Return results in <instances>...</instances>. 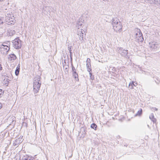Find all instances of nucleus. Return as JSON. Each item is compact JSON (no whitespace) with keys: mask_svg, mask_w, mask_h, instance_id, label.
<instances>
[{"mask_svg":"<svg viewBox=\"0 0 160 160\" xmlns=\"http://www.w3.org/2000/svg\"><path fill=\"white\" fill-rule=\"evenodd\" d=\"M40 76H37L34 79L33 82V91L35 94L37 93L40 90L41 82Z\"/></svg>","mask_w":160,"mask_h":160,"instance_id":"nucleus-1","label":"nucleus"},{"mask_svg":"<svg viewBox=\"0 0 160 160\" xmlns=\"http://www.w3.org/2000/svg\"><path fill=\"white\" fill-rule=\"evenodd\" d=\"M113 29L116 32H120L122 31V25L121 22L117 18H113L112 21Z\"/></svg>","mask_w":160,"mask_h":160,"instance_id":"nucleus-2","label":"nucleus"},{"mask_svg":"<svg viewBox=\"0 0 160 160\" xmlns=\"http://www.w3.org/2000/svg\"><path fill=\"white\" fill-rule=\"evenodd\" d=\"M137 33H136L135 34L137 41L138 42H143L144 40V39L142 36V34L140 30L137 29Z\"/></svg>","mask_w":160,"mask_h":160,"instance_id":"nucleus-3","label":"nucleus"},{"mask_svg":"<svg viewBox=\"0 0 160 160\" xmlns=\"http://www.w3.org/2000/svg\"><path fill=\"white\" fill-rule=\"evenodd\" d=\"M12 43L13 47L16 49L20 48L21 47V41L19 38H16L13 41Z\"/></svg>","mask_w":160,"mask_h":160,"instance_id":"nucleus-4","label":"nucleus"},{"mask_svg":"<svg viewBox=\"0 0 160 160\" xmlns=\"http://www.w3.org/2000/svg\"><path fill=\"white\" fill-rule=\"evenodd\" d=\"M15 17L11 18H8V17H5V19L7 22V23L8 25H13L15 22Z\"/></svg>","mask_w":160,"mask_h":160,"instance_id":"nucleus-5","label":"nucleus"},{"mask_svg":"<svg viewBox=\"0 0 160 160\" xmlns=\"http://www.w3.org/2000/svg\"><path fill=\"white\" fill-rule=\"evenodd\" d=\"M119 52L122 56L126 58H129V57L128 55V50H125L124 49H120L119 50Z\"/></svg>","mask_w":160,"mask_h":160,"instance_id":"nucleus-6","label":"nucleus"},{"mask_svg":"<svg viewBox=\"0 0 160 160\" xmlns=\"http://www.w3.org/2000/svg\"><path fill=\"white\" fill-rule=\"evenodd\" d=\"M22 142V138L20 137L19 138H17L13 143L14 146H16L20 143Z\"/></svg>","mask_w":160,"mask_h":160,"instance_id":"nucleus-7","label":"nucleus"},{"mask_svg":"<svg viewBox=\"0 0 160 160\" xmlns=\"http://www.w3.org/2000/svg\"><path fill=\"white\" fill-rule=\"evenodd\" d=\"M2 46L3 47L1 48V50L5 51V52H3V53L5 52L7 53L9 50L10 48L8 45H4L3 44H2Z\"/></svg>","mask_w":160,"mask_h":160,"instance_id":"nucleus-8","label":"nucleus"},{"mask_svg":"<svg viewBox=\"0 0 160 160\" xmlns=\"http://www.w3.org/2000/svg\"><path fill=\"white\" fill-rule=\"evenodd\" d=\"M150 45V47L153 49L156 48L159 46L158 44L155 42H152L149 43Z\"/></svg>","mask_w":160,"mask_h":160,"instance_id":"nucleus-9","label":"nucleus"},{"mask_svg":"<svg viewBox=\"0 0 160 160\" xmlns=\"http://www.w3.org/2000/svg\"><path fill=\"white\" fill-rule=\"evenodd\" d=\"M72 77L76 80L77 81H79V78H78V74L77 72L76 71H74L72 72Z\"/></svg>","mask_w":160,"mask_h":160,"instance_id":"nucleus-10","label":"nucleus"},{"mask_svg":"<svg viewBox=\"0 0 160 160\" xmlns=\"http://www.w3.org/2000/svg\"><path fill=\"white\" fill-rule=\"evenodd\" d=\"M17 58V57L14 54H11L9 55L8 57V59L12 61V60H15Z\"/></svg>","mask_w":160,"mask_h":160,"instance_id":"nucleus-11","label":"nucleus"},{"mask_svg":"<svg viewBox=\"0 0 160 160\" xmlns=\"http://www.w3.org/2000/svg\"><path fill=\"white\" fill-rule=\"evenodd\" d=\"M8 35L10 36H12L15 34L16 32L14 30H8Z\"/></svg>","mask_w":160,"mask_h":160,"instance_id":"nucleus-12","label":"nucleus"},{"mask_svg":"<svg viewBox=\"0 0 160 160\" xmlns=\"http://www.w3.org/2000/svg\"><path fill=\"white\" fill-rule=\"evenodd\" d=\"M152 3L157 4L158 6L160 8V0H151Z\"/></svg>","mask_w":160,"mask_h":160,"instance_id":"nucleus-13","label":"nucleus"},{"mask_svg":"<svg viewBox=\"0 0 160 160\" xmlns=\"http://www.w3.org/2000/svg\"><path fill=\"white\" fill-rule=\"evenodd\" d=\"M20 64H19L17 67L16 70L15 71V74L17 76H18L19 74V72L20 71Z\"/></svg>","mask_w":160,"mask_h":160,"instance_id":"nucleus-14","label":"nucleus"},{"mask_svg":"<svg viewBox=\"0 0 160 160\" xmlns=\"http://www.w3.org/2000/svg\"><path fill=\"white\" fill-rule=\"evenodd\" d=\"M86 66L88 69V72H90L91 71H92L91 63H87Z\"/></svg>","mask_w":160,"mask_h":160,"instance_id":"nucleus-15","label":"nucleus"},{"mask_svg":"<svg viewBox=\"0 0 160 160\" xmlns=\"http://www.w3.org/2000/svg\"><path fill=\"white\" fill-rule=\"evenodd\" d=\"M83 23L82 21H80V20L78 21V22H77V26L78 29L80 28V27H81L82 26V24Z\"/></svg>","mask_w":160,"mask_h":160,"instance_id":"nucleus-16","label":"nucleus"},{"mask_svg":"<svg viewBox=\"0 0 160 160\" xmlns=\"http://www.w3.org/2000/svg\"><path fill=\"white\" fill-rule=\"evenodd\" d=\"M135 82H132L129 83V88L130 89H132L133 88V86H136V85L134 84Z\"/></svg>","mask_w":160,"mask_h":160,"instance_id":"nucleus-17","label":"nucleus"},{"mask_svg":"<svg viewBox=\"0 0 160 160\" xmlns=\"http://www.w3.org/2000/svg\"><path fill=\"white\" fill-rule=\"evenodd\" d=\"M85 33V32L83 30V31H81V32L78 34V35L80 37H83L84 35L85 36L86 35V34Z\"/></svg>","mask_w":160,"mask_h":160,"instance_id":"nucleus-18","label":"nucleus"},{"mask_svg":"<svg viewBox=\"0 0 160 160\" xmlns=\"http://www.w3.org/2000/svg\"><path fill=\"white\" fill-rule=\"evenodd\" d=\"M97 127V125L94 123H92L91 125V128L95 130H96Z\"/></svg>","mask_w":160,"mask_h":160,"instance_id":"nucleus-19","label":"nucleus"},{"mask_svg":"<svg viewBox=\"0 0 160 160\" xmlns=\"http://www.w3.org/2000/svg\"><path fill=\"white\" fill-rule=\"evenodd\" d=\"M142 110L141 109L140 110H139L137 113L135 115V116H140L142 115Z\"/></svg>","mask_w":160,"mask_h":160,"instance_id":"nucleus-20","label":"nucleus"},{"mask_svg":"<svg viewBox=\"0 0 160 160\" xmlns=\"http://www.w3.org/2000/svg\"><path fill=\"white\" fill-rule=\"evenodd\" d=\"M20 160H35L34 159H31L30 158H29V157H27L25 156H24L22 157V159H21Z\"/></svg>","mask_w":160,"mask_h":160,"instance_id":"nucleus-21","label":"nucleus"},{"mask_svg":"<svg viewBox=\"0 0 160 160\" xmlns=\"http://www.w3.org/2000/svg\"><path fill=\"white\" fill-rule=\"evenodd\" d=\"M6 17H8V18H12L15 17H14V16L13 14H7V16H6Z\"/></svg>","mask_w":160,"mask_h":160,"instance_id":"nucleus-22","label":"nucleus"},{"mask_svg":"<svg viewBox=\"0 0 160 160\" xmlns=\"http://www.w3.org/2000/svg\"><path fill=\"white\" fill-rule=\"evenodd\" d=\"M63 67L64 68H65V69L66 70V71H67V72H68V67H69L68 65H66V66H64V63H63Z\"/></svg>","mask_w":160,"mask_h":160,"instance_id":"nucleus-23","label":"nucleus"},{"mask_svg":"<svg viewBox=\"0 0 160 160\" xmlns=\"http://www.w3.org/2000/svg\"><path fill=\"white\" fill-rule=\"evenodd\" d=\"M50 7H46L44 8V9H45V10H48V12H50Z\"/></svg>","mask_w":160,"mask_h":160,"instance_id":"nucleus-24","label":"nucleus"},{"mask_svg":"<svg viewBox=\"0 0 160 160\" xmlns=\"http://www.w3.org/2000/svg\"><path fill=\"white\" fill-rule=\"evenodd\" d=\"M71 65H72V72H73L74 71H76V70L75 68V67L73 66V64L72 63L71 64Z\"/></svg>","mask_w":160,"mask_h":160,"instance_id":"nucleus-25","label":"nucleus"},{"mask_svg":"<svg viewBox=\"0 0 160 160\" xmlns=\"http://www.w3.org/2000/svg\"><path fill=\"white\" fill-rule=\"evenodd\" d=\"M149 118L150 119L152 120L154 118V116L153 114L152 113L151 115L149 116Z\"/></svg>","mask_w":160,"mask_h":160,"instance_id":"nucleus-26","label":"nucleus"},{"mask_svg":"<svg viewBox=\"0 0 160 160\" xmlns=\"http://www.w3.org/2000/svg\"><path fill=\"white\" fill-rule=\"evenodd\" d=\"M86 62H87V63H90V62H91L90 59L89 58H87V60Z\"/></svg>","mask_w":160,"mask_h":160,"instance_id":"nucleus-27","label":"nucleus"},{"mask_svg":"<svg viewBox=\"0 0 160 160\" xmlns=\"http://www.w3.org/2000/svg\"><path fill=\"white\" fill-rule=\"evenodd\" d=\"M79 39L81 41V42H82L83 41H84V39H83V37H80H80H79Z\"/></svg>","mask_w":160,"mask_h":160,"instance_id":"nucleus-28","label":"nucleus"},{"mask_svg":"<svg viewBox=\"0 0 160 160\" xmlns=\"http://www.w3.org/2000/svg\"><path fill=\"white\" fill-rule=\"evenodd\" d=\"M72 48V46H70L69 47H68V50L69 51V52H70V51H71L72 49L71 48Z\"/></svg>","mask_w":160,"mask_h":160,"instance_id":"nucleus-29","label":"nucleus"},{"mask_svg":"<svg viewBox=\"0 0 160 160\" xmlns=\"http://www.w3.org/2000/svg\"><path fill=\"white\" fill-rule=\"evenodd\" d=\"M70 57H71V60H72V58L71 57V55L72 54V52L71 51H70Z\"/></svg>","mask_w":160,"mask_h":160,"instance_id":"nucleus-30","label":"nucleus"},{"mask_svg":"<svg viewBox=\"0 0 160 160\" xmlns=\"http://www.w3.org/2000/svg\"><path fill=\"white\" fill-rule=\"evenodd\" d=\"M90 78L92 79V80L94 79V77L93 76H90Z\"/></svg>","mask_w":160,"mask_h":160,"instance_id":"nucleus-31","label":"nucleus"},{"mask_svg":"<svg viewBox=\"0 0 160 160\" xmlns=\"http://www.w3.org/2000/svg\"><path fill=\"white\" fill-rule=\"evenodd\" d=\"M153 122H155L156 121V120L155 118H154L153 119L151 120Z\"/></svg>","mask_w":160,"mask_h":160,"instance_id":"nucleus-32","label":"nucleus"},{"mask_svg":"<svg viewBox=\"0 0 160 160\" xmlns=\"http://www.w3.org/2000/svg\"><path fill=\"white\" fill-rule=\"evenodd\" d=\"M3 22L1 21V19H0V24H2Z\"/></svg>","mask_w":160,"mask_h":160,"instance_id":"nucleus-33","label":"nucleus"},{"mask_svg":"<svg viewBox=\"0 0 160 160\" xmlns=\"http://www.w3.org/2000/svg\"><path fill=\"white\" fill-rule=\"evenodd\" d=\"M2 68L1 67V66L0 64V70H1L2 69Z\"/></svg>","mask_w":160,"mask_h":160,"instance_id":"nucleus-34","label":"nucleus"},{"mask_svg":"<svg viewBox=\"0 0 160 160\" xmlns=\"http://www.w3.org/2000/svg\"><path fill=\"white\" fill-rule=\"evenodd\" d=\"M89 72V74L90 75V76H92V73L90 72Z\"/></svg>","mask_w":160,"mask_h":160,"instance_id":"nucleus-35","label":"nucleus"},{"mask_svg":"<svg viewBox=\"0 0 160 160\" xmlns=\"http://www.w3.org/2000/svg\"><path fill=\"white\" fill-rule=\"evenodd\" d=\"M2 107V104L1 103H0V109Z\"/></svg>","mask_w":160,"mask_h":160,"instance_id":"nucleus-36","label":"nucleus"},{"mask_svg":"<svg viewBox=\"0 0 160 160\" xmlns=\"http://www.w3.org/2000/svg\"><path fill=\"white\" fill-rule=\"evenodd\" d=\"M155 108V110H156V111H157L158 110V109L156 108Z\"/></svg>","mask_w":160,"mask_h":160,"instance_id":"nucleus-37","label":"nucleus"},{"mask_svg":"<svg viewBox=\"0 0 160 160\" xmlns=\"http://www.w3.org/2000/svg\"><path fill=\"white\" fill-rule=\"evenodd\" d=\"M155 82L157 84H159V83L158 82H157L156 81H155Z\"/></svg>","mask_w":160,"mask_h":160,"instance_id":"nucleus-38","label":"nucleus"},{"mask_svg":"<svg viewBox=\"0 0 160 160\" xmlns=\"http://www.w3.org/2000/svg\"><path fill=\"white\" fill-rule=\"evenodd\" d=\"M5 0H0V2H2L4 1Z\"/></svg>","mask_w":160,"mask_h":160,"instance_id":"nucleus-39","label":"nucleus"},{"mask_svg":"<svg viewBox=\"0 0 160 160\" xmlns=\"http://www.w3.org/2000/svg\"><path fill=\"white\" fill-rule=\"evenodd\" d=\"M64 62L65 64H66V62L65 61H64Z\"/></svg>","mask_w":160,"mask_h":160,"instance_id":"nucleus-40","label":"nucleus"},{"mask_svg":"<svg viewBox=\"0 0 160 160\" xmlns=\"http://www.w3.org/2000/svg\"><path fill=\"white\" fill-rule=\"evenodd\" d=\"M66 65H65V64H64V66H66Z\"/></svg>","mask_w":160,"mask_h":160,"instance_id":"nucleus-41","label":"nucleus"},{"mask_svg":"<svg viewBox=\"0 0 160 160\" xmlns=\"http://www.w3.org/2000/svg\"><path fill=\"white\" fill-rule=\"evenodd\" d=\"M127 146V145H125V146Z\"/></svg>","mask_w":160,"mask_h":160,"instance_id":"nucleus-42","label":"nucleus"},{"mask_svg":"<svg viewBox=\"0 0 160 160\" xmlns=\"http://www.w3.org/2000/svg\"><path fill=\"white\" fill-rule=\"evenodd\" d=\"M127 146V145H125V146Z\"/></svg>","mask_w":160,"mask_h":160,"instance_id":"nucleus-43","label":"nucleus"},{"mask_svg":"<svg viewBox=\"0 0 160 160\" xmlns=\"http://www.w3.org/2000/svg\"><path fill=\"white\" fill-rule=\"evenodd\" d=\"M127 146V145H125V146Z\"/></svg>","mask_w":160,"mask_h":160,"instance_id":"nucleus-44","label":"nucleus"},{"mask_svg":"<svg viewBox=\"0 0 160 160\" xmlns=\"http://www.w3.org/2000/svg\"><path fill=\"white\" fill-rule=\"evenodd\" d=\"M4 44H4H3V45H5V44Z\"/></svg>","mask_w":160,"mask_h":160,"instance_id":"nucleus-45","label":"nucleus"}]
</instances>
